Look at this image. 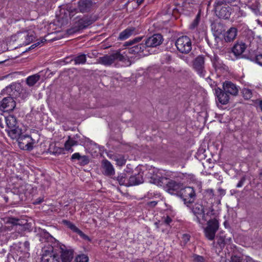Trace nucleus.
Listing matches in <instances>:
<instances>
[{"label":"nucleus","instance_id":"nucleus-1","mask_svg":"<svg viewBox=\"0 0 262 262\" xmlns=\"http://www.w3.org/2000/svg\"><path fill=\"white\" fill-rule=\"evenodd\" d=\"M191 210L196 217V221L201 224L207 222L209 218L214 216L216 212L213 203L205 200L198 201L192 206Z\"/></svg>","mask_w":262,"mask_h":262},{"label":"nucleus","instance_id":"nucleus-2","mask_svg":"<svg viewBox=\"0 0 262 262\" xmlns=\"http://www.w3.org/2000/svg\"><path fill=\"white\" fill-rule=\"evenodd\" d=\"M153 183L158 186L166 185L165 188L167 191L170 193H173L174 191L179 190L181 186V183L172 180H168L165 177L159 175L153 176L151 178Z\"/></svg>","mask_w":262,"mask_h":262},{"label":"nucleus","instance_id":"nucleus-3","mask_svg":"<svg viewBox=\"0 0 262 262\" xmlns=\"http://www.w3.org/2000/svg\"><path fill=\"white\" fill-rule=\"evenodd\" d=\"M126 59L127 57L121 54L120 51L117 50L112 54H106L99 57L97 60L99 63L108 67L119 61L124 62Z\"/></svg>","mask_w":262,"mask_h":262},{"label":"nucleus","instance_id":"nucleus-4","mask_svg":"<svg viewBox=\"0 0 262 262\" xmlns=\"http://www.w3.org/2000/svg\"><path fill=\"white\" fill-rule=\"evenodd\" d=\"M95 4L92 0H79L77 2V8L71 6L67 7V10L70 17L73 16L75 14L80 12L82 13L90 12L93 9Z\"/></svg>","mask_w":262,"mask_h":262},{"label":"nucleus","instance_id":"nucleus-5","mask_svg":"<svg viewBox=\"0 0 262 262\" xmlns=\"http://www.w3.org/2000/svg\"><path fill=\"white\" fill-rule=\"evenodd\" d=\"M52 251L61 258L62 262H71L73 258L74 251L60 243L55 244Z\"/></svg>","mask_w":262,"mask_h":262},{"label":"nucleus","instance_id":"nucleus-6","mask_svg":"<svg viewBox=\"0 0 262 262\" xmlns=\"http://www.w3.org/2000/svg\"><path fill=\"white\" fill-rule=\"evenodd\" d=\"M217 216L216 212L214 216L209 218L207 221V226L204 229L205 235L210 241H213L214 239L215 233L219 228V222Z\"/></svg>","mask_w":262,"mask_h":262},{"label":"nucleus","instance_id":"nucleus-7","mask_svg":"<svg viewBox=\"0 0 262 262\" xmlns=\"http://www.w3.org/2000/svg\"><path fill=\"white\" fill-rule=\"evenodd\" d=\"M213 7L215 14L219 18L225 19L230 18L232 9L227 4L215 0Z\"/></svg>","mask_w":262,"mask_h":262},{"label":"nucleus","instance_id":"nucleus-8","mask_svg":"<svg viewBox=\"0 0 262 262\" xmlns=\"http://www.w3.org/2000/svg\"><path fill=\"white\" fill-rule=\"evenodd\" d=\"M15 86L12 85L10 87H7L5 91L7 93L10 95L4 97L1 101H0V110L3 112H11L13 111L16 106V102L14 100L13 94H11L12 90L14 88Z\"/></svg>","mask_w":262,"mask_h":262},{"label":"nucleus","instance_id":"nucleus-9","mask_svg":"<svg viewBox=\"0 0 262 262\" xmlns=\"http://www.w3.org/2000/svg\"><path fill=\"white\" fill-rule=\"evenodd\" d=\"M177 50L181 53L187 54L191 50L192 42L189 37L182 36L179 37L175 42Z\"/></svg>","mask_w":262,"mask_h":262},{"label":"nucleus","instance_id":"nucleus-10","mask_svg":"<svg viewBox=\"0 0 262 262\" xmlns=\"http://www.w3.org/2000/svg\"><path fill=\"white\" fill-rule=\"evenodd\" d=\"M179 195L183 199L185 204L192 203L195 197L194 189L191 187H185L180 189Z\"/></svg>","mask_w":262,"mask_h":262},{"label":"nucleus","instance_id":"nucleus-11","mask_svg":"<svg viewBox=\"0 0 262 262\" xmlns=\"http://www.w3.org/2000/svg\"><path fill=\"white\" fill-rule=\"evenodd\" d=\"M19 147L23 150H31L33 149L34 140L27 135H22L18 139Z\"/></svg>","mask_w":262,"mask_h":262},{"label":"nucleus","instance_id":"nucleus-12","mask_svg":"<svg viewBox=\"0 0 262 262\" xmlns=\"http://www.w3.org/2000/svg\"><path fill=\"white\" fill-rule=\"evenodd\" d=\"M163 40V36L160 34H155L143 40L145 48L156 47L160 45Z\"/></svg>","mask_w":262,"mask_h":262},{"label":"nucleus","instance_id":"nucleus-13","mask_svg":"<svg viewBox=\"0 0 262 262\" xmlns=\"http://www.w3.org/2000/svg\"><path fill=\"white\" fill-rule=\"evenodd\" d=\"M205 57L203 55L196 57L193 62V68L201 76H204L206 73L205 70Z\"/></svg>","mask_w":262,"mask_h":262},{"label":"nucleus","instance_id":"nucleus-14","mask_svg":"<svg viewBox=\"0 0 262 262\" xmlns=\"http://www.w3.org/2000/svg\"><path fill=\"white\" fill-rule=\"evenodd\" d=\"M53 246L48 248V250H45L42 254L41 262H59V257L52 251Z\"/></svg>","mask_w":262,"mask_h":262},{"label":"nucleus","instance_id":"nucleus-15","mask_svg":"<svg viewBox=\"0 0 262 262\" xmlns=\"http://www.w3.org/2000/svg\"><path fill=\"white\" fill-rule=\"evenodd\" d=\"M35 38V33L32 30L24 31L18 34V39L24 40L21 43L23 45H27L30 43Z\"/></svg>","mask_w":262,"mask_h":262},{"label":"nucleus","instance_id":"nucleus-16","mask_svg":"<svg viewBox=\"0 0 262 262\" xmlns=\"http://www.w3.org/2000/svg\"><path fill=\"white\" fill-rule=\"evenodd\" d=\"M246 5L255 15H262V8L258 0L249 1Z\"/></svg>","mask_w":262,"mask_h":262},{"label":"nucleus","instance_id":"nucleus-17","mask_svg":"<svg viewBox=\"0 0 262 262\" xmlns=\"http://www.w3.org/2000/svg\"><path fill=\"white\" fill-rule=\"evenodd\" d=\"M63 224L66 225L68 228L70 229L73 232L76 233L82 238L87 241H90V237L85 234L82 231L78 228L73 223L68 220H63Z\"/></svg>","mask_w":262,"mask_h":262},{"label":"nucleus","instance_id":"nucleus-18","mask_svg":"<svg viewBox=\"0 0 262 262\" xmlns=\"http://www.w3.org/2000/svg\"><path fill=\"white\" fill-rule=\"evenodd\" d=\"M223 89L227 93L233 96H236L238 92V89L235 84L229 81H226L223 83Z\"/></svg>","mask_w":262,"mask_h":262},{"label":"nucleus","instance_id":"nucleus-19","mask_svg":"<svg viewBox=\"0 0 262 262\" xmlns=\"http://www.w3.org/2000/svg\"><path fill=\"white\" fill-rule=\"evenodd\" d=\"M102 167L103 173L107 176H111L115 174V169L110 161L107 160L102 161Z\"/></svg>","mask_w":262,"mask_h":262},{"label":"nucleus","instance_id":"nucleus-20","mask_svg":"<svg viewBox=\"0 0 262 262\" xmlns=\"http://www.w3.org/2000/svg\"><path fill=\"white\" fill-rule=\"evenodd\" d=\"M215 94L220 103L222 104H226L228 102L229 96L228 94L224 91H223L221 89L217 88L215 89Z\"/></svg>","mask_w":262,"mask_h":262},{"label":"nucleus","instance_id":"nucleus-21","mask_svg":"<svg viewBox=\"0 0 262 262\" xmlns=\"http://www.w3.org/2000/svg\"><path fill=\"white\" fill-rule=\"evenodd\" d=\"M128 180V187L140 184L143 182V174L138 173L137 174L130 176Z\"/></svg>","mask_w":262,"mask_h":262},{"label":"nucleus","instance_id":"nucleus-22","mask_svg":"<svg viewBox=\"0 0 262 262\" xmlns=\"http://www.w3.org/2000/svg\"><path fill=\"white\" fill-rule=\"evenodd\" d=\"M246 48V46L245 43L237 42L233 47L232 52L236 57H238L242 55Z\"/></svg>","mask_w":262,"mask_h":262},{"label":"nucleus","instance_id":"nucleus-23","mask_svg":"<svg viewBox=\"0 0 262 262\" xmlns=\"http://www.w3.org/2000/svg\"><path fill=\"white\" fill-rule=\"evenodd\" d=\"M134 33H137L136 28L135 27H128L120 33L118 39L120 40L126 39Z\"/></svg>","mask_w":262,"mask_h":262},{"label":"nucleus","instance_id":"nucleus-24","mask_svg":"<svg viewBox=\"0 0 262 262\" xmlns=\"http://www.w3.org/2000/svg\"><path fill=\"white\" fill-rule=\"evenodd\" d=\"M237 30L235 27H231L225 34V40L226 42L232 41L236 37Z\"/></svg>","mask_w":262,"mask_h":262},{"label":"nucleus","instance_id":"nucleus-25","mask_svg":"<svg viewBox=\"0 0 262 262\" xmlns=\"http://www.w3.org/2000/svg\"><path fill=\"white\" fill-rule=\"evenodd\" d=\"M93 20L88 16H85L78 20L77 25L79 29H83L92 24Z\"/></svg>","mask_w":262,"mask_h":262},{"label":"nucleus","instance_id":"nucleus-26","mask_svg":"<svg viewBox=\"0 0 262 262\" xmlns=\"http://www.w3.org/2000/svg\"><path fill=\"white\" fill-rule=\"evenodd\" d=\"M145 49L146 48L144 43H141L137 45L133 46L132 47L129 48L128 50L129 53L135 54L143 52Z\"/></svg>","mask_w":262,"mask_h":262},{"label":"nucleus","instance_id":"nucleus-27","mask_svg":"<svg viewBox=\"0 0 262 262\" xmlns=\"http://www.w3.org/2000/svg\"><path fill=\"white\" fill-rule=\"evenodd\" d=\"M40 78V75L39 74H34L29 76L26 79V83L29 86L34 85Z\"/></svg>","mask_w":262,"mask_h":262},{"label":"nucleus","instance_id":"nucleus-28","mask_svg":"<svg viewBox=\"0 0 262 262\" xmlns=\"http://www.w3.org/2000/svg\"><path fill=\"white\" fill-rule=\"evenodd\" d=\"M110 157L116 162L117 165L120 166H122L125 165L126 163V160L122 155H112Z\"/></svg>","mask_w":262,"mask_h":262},{"label":"nucleus","instance_id":"nucleus-29","mask_svg":"<svg viewBox=\"0 0 262 262\" xmlns=\"http://www.w3.org/2000/svg\"><path fill=\"white\" fill-rule=\"evenodd\" d=\"M6 123L9 129L14 128L16 126L17 120L14 116L10 115L5 118Z\"/></svg>","mask_w":262,"mask_h":262},{"label":"nucleus","instance_id":"nucleus-30","mask_svg":"<svg viewBox=\"0 0 262 262\" xmlns=\"http://www.w3.org/2000/svg\"><path fill=\"white\" fill-rule=\"evenodd\" d=\"M8 133L12 139H18L19 137L22 135V134H20V130L16 126L9 129V130H8Z\"/></svg>","mask_w":262,"mask_h":262},{"label":"nucleus","instance_id":"nucleus-31","mask_svg":"<svg viewBox=\"0 0 262 262\" xmlns=\"http://www.w3.org/2000/svg\"><path fill=\"white\" fill-rule=\"evenodd\" d=\"M117 180L120 185L128 187V179L125 173H121L117 177Z\"/></svg>","mask_w":262,"mask_h":262},{"label":"nucleus","instance_id":"nucleus-32","mask_svg":"<svg viewBox=\"0 0 262 262\" xmlns=\"http://www.w3.org/2000/svg\"><path fill=\"white\" fill-rule=\"evenodd\" d=\"M40 241L41 242L49 241L54 239L53 236L45 230H42L40 233Z\"/></svg>","mask_w":262,"mask_h":262},{"label":"nucleus","instance_id":"nucleus-33","mask_svg":"<svg viewBox=\"0 0 262 262\" xmlns=\"http://www.w3.org/2000/svg\"><path fill=\"white\" fill-rule=\"evenodd\" d=\"M214 196L213 190L211 189H207L205 192L204 196V198L202 200H205L206 201L208 202H211L212 203V199Z\"/></svg>","mask_w":262,"mask_h":262},{"label":"nucleus","instance_id":"nucleus-34","mask_svg":"<svg viewBox=\"0 0 262 262\" xmlns=\"http://www.w3.org/2000/svg\"><path fill=\"white\" fill-rule=\"evenodd\" d=\"M86 60V58L85 54H80L74 59L75 64H83L85 63Z\"/></svg>","mask_w":262,"mask_h":262},{"label":"nucleus","instance_id":"nucleus-35","mask_svg":"<svg viewBox=\"0 0 262 262\" xmlns=\"http://www.w3.org/2000/svg\"><path fill=\"white\" fill-rule=\"evenodd\" d=\"M217 244L221 248H223L226 244V238L224 235L221 234L216 236Z\"/></svg>","mask_w":262,"mask_h":262},{"label":"nucleus","instance_id":"nucleus-36","mask_svg":"<svg viewBox=\"0 0 262 262\" xmlns=\"http://www.w3.org/2000/svg\"><path fill=\"white\" fill-rule=\"evenodd\" d=\"M243 95L245 99H250L252 97V92L248 89H244L243 90Z\"/></svg>","mask_w":262,"mask_h":262},{"label":"nucleus","instance_id":"nucleus-37","mask_svg":"<svg viewBox=\"0 0 262 262\" xmlns=\"http://www.w3.org/2000/svg\"><path fill=\"white\" fill-rule=\"evenodd\" d=\"M89 257L85 254H80L76 257L75 262H88Z\"/></svg>","mask_w":262,"mask_h":262},{"label":"nucleus","instance_id":"nucleus-38","mask_svg":"<svg viewBox=\"0 0 262 262\" xmlns=\"http://www.w3.org/2000/svg\"><path fill=\"white\" fill-rule=\"evenodd\" d=\"M143 38L144 37L143 36L136 37L133 40L126 42L125 46H132L135 43H138L140 42Z\"/></svg>","mask_w":262,"mask_h":262},{"label":"nucleus","instance_id":"nucleus-39","mask_svg":"<svg viewBox=\"0 0 262 262\" xmlns=\"http://www.w3.org/2000/svg\"><path fill=\"white\" fill-rule=\"evenodd\" d=\"M200 20V16L199 14H198L195 18L190 25V28L192 30L194 29L198 26Z\"/></svg>","mask_w":262,"mask_h":262},{"label":"nucleus","instance_id":"nucleus-40","mask_svg":"<svg viewBox=\"0 0 262 262\" xmlns=\"http://www.w3.org/2000/svg\"><path fill=\"white\" fill-rule=\"evenodd\" d=\"M231 262H245V258L243 256H232L231 258Z\"/></svg>","mask_w":262,"mask_h":262},{"label":"nucleus","instance_id":"nucleus-41","mask_svg":"<svg viewBox=\"0 0 262 262\" xmlns=\"http://www.w3.org/2000/svg\"><path fill=\"white\" fill-rule=\"evenodd\" d=\"M89 158L86 156H82L81 157L80 161H79V164L81 165L84 166L86 164H88L89 163Z\"/></svg>","mask_w":262,"mask_h":262},{"label":"nucleus","instance_id":"nucleus-42","mask_svg":"<svg viewBox=\"0 0 262 262\" xmlns=\"http://www.w3.org/2000/svg\"><path fill=\"white\" fill-rule=\"evenodd\" d=\"M20 220L18 219H16V218H14V217H12V218H10L9 219V223H10V224L13 225H21V223H20L19 222H20Z\"/></svg>","mask_w":262,"mask_h":262},{"label":"nucleus","instance_id":"nucleus-43","mask_svg":"<svg viewBox=\"0 0 262 262\" xmlns=\"http://www.w3.org/2000/svg\"><path fill=\"white\" fill-rule=\"evenodd\" d=\"M193 257L195 262H206L205 259L202 256L194 255Z\"/></svg>","mask_w":262,"mask_h":262},{"label":"nucleus","instance_id":"nucleus-44","mask_svg":"<svg viewBox=\"0 0 262 262\" xmlns=\"http://www.w3.org/2000/svg\"><path fill=\"white\" fill-rule=\"evenodd\" d=\"M162 222L166 225H169L172 222V219L169 216H163L162 219Z\"/></svg>","mask_w":262,"mask_h":262},{"label":"nucleus","instance_id":"nucleus-45","mask_svg":"<svg viewBox=\"0 0 262 262\" xmlns=\"http://www.w3.org/2000/svg\"><path fill=\"white\" fill-rule=\"evenodd\" d=\"M72 145H71V144L69 142H68L67 141L64 143V148L67 151L73 152V149L72 148Z\"/></svg>","mask_w":262,"mask_h":262},{"label":"nucleus","instance_id":"nucleus-46","mask_svg":"<svg viewBox=\"0 0 262 262\" xmlns=\"http://www.w3.org/2000/svg\"><path fill=\"white\" fill-rule=\"evenodd\" d=\"M46 41V40L45 39V38H42L40 41H37L36 43L32 45L30 47V49H34V48H35L37 46H39L41 43H43L44 42H45Z\"/></svg>","mask_w":262,"mask_h":262},{"label":"nucleus","instance_id":"nucleus-47","mask_svg":"<svg viewBox=\"0 0 262 262\" xmlns=\"http://www.w3.org/2000/svg\"><path fill=\"white\" fill-rule=\"evenodd\" d=\"M81 156L80 155L79 152H76L72 155L71 157V160H77L79 161H80V158Z\"/></svg>","mask_w":262,"mask_h":262},{"label":"nucleus","instance_id":"nucleus-48","mask_svg":"<svg viewBox=\"0 0 262 262\" xmlns=\"http://www.w3.org/2000/svg\"><path fill=\"white\" fill-rule=\"evenodd\" d=\"M255 61L260 66H262V54L257 55L255 57Z\"/></svg>","mask_w":262,"mask_h":262},{"label":"nucleus","instance_id":"nucleus-49","mask_svg":"<svg viewBox=\"0 0 262 262\" xmlns=\"http://www.w3.org/2000/svg\"><path fill=\"white\" fill-rule=\"evenodd\" d=\"M245 181H246V178L244 177H242L241 178V179L240 180V181H239V182L237 183V184L236 185V187L239 188V187H242L243 185H244V183L245 182Z\"/></svg>","mask_w":262,"mask_h":262},{"label":"nucleus","instance_id":"nucleus-50","mask_svg":"<svg viewBox=\"0 0 262 262\" xmlns=\"http://www.w3.org/2000/svg\"><path fill=\"white\" fill-rule=\"evenodd\" d=\"M67 141L69 142L71 144V145H72V146L76 145L77 144V141L71 138L70 136H69L68 140H67Z\"/></svg>","mask_w":262,"mask_h":262},{"label":"nucleus","instance_id":"nucleus-51","mask_svg":"<svg viewBox=\"0 0 262 262\" xmlns=\"http://www.w3.org/2000/svg\"><path fill=\"white\" fill-rule=\"evenodd\" d=\"M190 235L187 234H184L183 235L182 237L183 241L185 243H187L190 239Z\"/></svg>","mask_w":262,"mask_h":262},{"label":"nucleus","instance_id":"nucleus-52","mask_svg":"<svg viewBox=\"0 0 262 262\" xmlns=\"http://www.w3.org/2000/svg\"><path fill=\"white\" fill-rule=\"evenodd\" d=\"M165 60L167 63L170 62L172 60V57L171 55L166 54L165 55Z\"/></svg>","mask_w":262,"mask_h":262},{"label":"nucleus","instance_id":"nucleus-53","mask_svg":"<svg viewBox=\"0 0 262 262\" xmlns=\"http://www.w3.org/2000/svg\"><path fill=\"white\" fill-rule=\"evenodd\" d=\"M24 246L26 250H29L30 247V243L28 241H26L24 243Z\"/></svg>","mask_w":262,"mask_h":262},{"label":"nucleus","instance_id":"nucleus-54","mask_svg":"<svg viewBox=\"0 0 262 262\" xmlns=\"http://www.w3.org/2000/svg\"><path fill=\"white\" fill-rule=\"evenodd\" d=\"M245 258V262H255L251 257H250L249 256H246Z\"/></svg>","mask_w":262,"mask_h":262},{"label":"nucleus","instance_id":"nucleus-55","mask_svg":"<svg viewBox=\"0 0 262 262\" xmlns=\"http://www.w3.org/2000/svg\"><path fill=\"white\" fill-rule=\"evenodd\" d=\"M214 59L215 60V61H213V66L215 68H216L217 67H218L217 66V63L219 62H218V58L215 57Z\"/></svg>","mask_w":262,"mask_h":262},{"label":"nucleus","instance_id":"nucleus-56","mask_svg":"<svg viewBox=\"0 0 262 262\" xmlns=\"http://www.w3.org/2000/svg\"><path fill=\"white\" fill-rule=\"evenodd\" d=\"M42 202H43V199H38L35 201V204H39V203H41Z\"/></svg>","mask_w":262,"mask_h":262},{"label":"nucleus","instance_id":"nucleus-57","mask_svg":"<svg viewBox=\"0 0 262 262\" xmlns=\"http://www.w3.org/2000/svg\"><path fill=\"white\" fill-rule=\"evenodd\" d=\"M193 2H194V0H185L184 3L185 4L187 3L188 4H192Z\"/></svg>","mask_w":262,"mask_h":262},{"label":"nucleus","instance_id":"nucleus-58","mask_svg":"<svg viewBox=\"0 0 262 262\" xmlns=\"http://www.w3.org/2000/svg\"><path fill=\"white\" fill-rule=\"evenodd\" d=\"M157 202L156 201H151L149 203V204L152 206H155L157 205Z\"/></svg>","mask_w":262,"mask_h":262},{"label":"nucleus","instance_id":"nucleus-59","mask_svg":"<svg viewBox=\"0 0 262 262\" xmlns=\"http://www.w3.org/2000/svg\"><path fill=\"white\" fill-rule=\"evenodd\" d=\"M144 0H137V3L138 5H141L143 2Z\"/></svg>","mask_w":262,"mask_h":262},{"label":"nucleus","instance_id":"nucleus-60","mask_svg":"<svg viewBox=\"0 0 262 262\" xmlns=\"http://www.w3.org/2000/svg\"><path fill=\"white\" fill-rule=\"evenodd\" d=\"M259 107L260 108V110L262 112V100H259Z\"/></svg>","mask_w":262,"mask_h":262},{"label":"nucleus","instance_id":"nucleus-61","mask_svg":"<svg viewBox=\"0 0 262 262\" xmlns=\"http://www.w3.org/2000/svg\"><path fill=\"white\" fill-rule=\"evenodd\" d=\"M134 262H145V261L142 259H137V260L134 261Z\"/></svg>","mask_w":262,"mask_h":262},{"label":"nucleus","instance_id":"nucleus-62","mask_svg":"<svg viewBox=\"0 0 262 262\" xmlns=\"http://www.w3.org/2000/svg\"><path fill=\"white\" fill-rule=\"evenodd\" d=\"M219 191H221L222 193H224V190L222 189H219Z\"/></svg>","mask_w":262,"mask_h":262},{"label":"nucleus","instance_id":"nucleus-63","mask_svg":"<svg viewBox=\"0 0 262 262\" xmlns=\"http://www.w3.org/2000/svg\"><path fill=\"white\" fill-rule=\"evenodd\" d=\"M59 149L60 150H62V149H57L56 151H53V153H57V150Z\"/></svg>","mask_w":262,"mask_h":262},{"label":"nucleus","instance_id":"nucleus-64","mask_svg":"<svg viewBox=\"0 0 262 262\" xmlns=\"http://www.w3.org/2000/svg\"><path fill=\"white\" fill-rule=\"evenodd\" d=\"M2 48V47H1V46L0 45V48ZM4 51V50H0V54H1V53L3 52Z\"/></svg>","mask_w":262,"mask_h":262}]
</instances>
